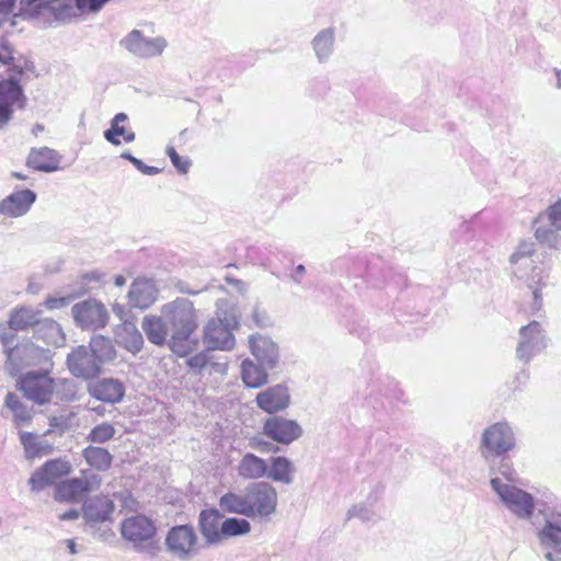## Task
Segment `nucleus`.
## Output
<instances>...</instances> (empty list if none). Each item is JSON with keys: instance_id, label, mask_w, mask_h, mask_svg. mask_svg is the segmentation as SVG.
<instances>
[{"instance_id": "1", "label": "nucleus", "mask_w": 561, "mask_h": 561, "mask_svg": "<svg viewBox=\"0 0 561 561\" xmlns=\"http://www.w3.org/2000/svg\"><path fill=\"white\" fill-rule=\"evenodd\" d=\"M535 253V244L523 240L510 257L513 274L522 280L531 294L529 309L533 313L542 308V289L549 284V273L545 267L535 265L531 259Z\"/></svg>"}, {"instance_id": "2", "label": "nucleus", "mask_w": 561, "mask_h": 561, "mask_svg": "<svg viewBox=\"0 0 561 561\" xmlns=\"http://www.w3.org/2000/svg\"><path fill=\"white\" fill-rule=\"evenodd\" d=\"M161 312L171 332V350L180 356H185L191 350L188 340L197 328L196 310L193 302L186 298H178L163 305Z\"/></svg>"}, {"instance_id": "3", "label": "nucleus", "mask_w": 561, "mask_h": 561, "mask_svg": "<svg viewBox=\"0 0 561 561\" xmlns=\"http://www.w3.org/2000/svg\"><path fill=\"white\" fill-rule=\"evenodd\" d=\"M239 327L234 307L224 310L217 306L216 318L208 320L204 327L203 341L208 351H230L236 344L232 333Z\"/></svg>"}, {"instance_id": "4", "label": "nucleus", "mask_w": 561, "mask_h": 561, "mask_svg": "<svg viewBox=\"0 0 561 561\" xmlns=\"http://www.w3.org/2000/svg\"><path fill=\"white\" fill-rule=\"evenodd\" d=\"M248 518L270 520L276 513L278 494L273 484L265 481L247 485Z\"/></svg>"}, {"instance_id": "5", "label": "nucleus", "mask_w": 561, "mask_h": 561, "mask_svg": "<svg viewBox=\"0 0 561 561\" xmlns=\"http://www.w3.org/2000/svg\"><path fill=\"white\" fill-rule=\"evenodd\" d=\"M516 444L515 433L506 422H497L488 426L481 436V456L490 461L511 451Z\"/></svg>"}, {"instance_id": "6", "label": "nucleus", "mask_w": 561, "mask_h": 561, "mask_svg": "<svg viewBox=\"0 0 561 561\" xmlns=\"http://www.w3.org/2000/svg\"><path fill=\"white\" fill-rule=\"evenodd\" d=\"M492 490L497 494L501 502L510 510L516 517L520 519H529L535 511L534 496L506 482L500 478H492L490 481Z\"/></svg>"}, {"instance_id": "7", "label": "nucleus", "mask_w": 561, "mask_h": 561, "mask_svg": "<svg viewBox=\"0 0 561 561\" xmlns=\"http://www.w3.org/2000/svg\"><path fill=\"white\" fill-rule=\"evenodd\" d=\"M164 545L169 554L179 561H191L201 550L198 536L191 525L171 527L167 533Z\"/></svg>"}, {"instance_id": "8", "label": "nucleus", "mask_w": 561, "mask_h": 561, "mask_svg": "<svg viewBox=\"0 0 561 561\" xmlns=\"http://www.w3.org/2000/svg\"><path fill=\"white\" fill-rule=\"evenodd\" d=\"M71 314L76 325L82 330L96 331L103 329L110 320L106 307L94 298L75 304L71 308Z\"/></svg>"}, {"instance_id": "9", "label": "nucleus", "mask_w": 561, "mask_h": 561, "mask_svg": "<svg viewBox=\"0 0 561 561\" xmlns=\"http://www.w3.org/2000/svg\"><path fill=\"white\" fill-rule=\"evenodd\" d=\"M535 238L549 248H557L561 237V199L541 213L535 221Z\"/></svg>"}, {"instance_id": "10", "label": "nucleus", "mask_w": 561, "mask_h": 561, "mask_svg": "<svg viewBox=\"0 0 561 561\" xmlns=\"http://www.w3.org/2000/svg\"><path fill=\"white\" fill-rule=\"evenodd\" d=\"M546 347L547 337L538 321H531L519 329V340L516 347V357L519 360L527 364Z\"/></svg>"}, {"instance_id": "11", "label": "nucleus", "mask_w": 561, "mask_h": 561, "mask_svg": "<svg viewBox=\"0 0 561 561\" xmlns=\"http://www.w3.org/2000/svg\"><path fill=\"white\" fill-rule=\"evenodd\" d=\"M156 531L152 520L144 515L126 518L122 524V536L133 542L138 550H145L151 546Z\"/></svg>"}, {"instance_id": "12", "label": "nucleus", "mask_w": 561, "mask_h": 561, "mask_svg": "<svg viewBox=\"0 0 561 561\" xmlns=\"http://www.w3.org/2000/svg\"><path fill=\"white\" fill-rule=\"evenodd\" d=\"M20 76L16 72L9 75L8 79L0 81V128L12 118L13 106L24 101L23 90L20 85Z\"/></svg>"}, {"instance_id": "13", "label": "nucleus", "mask_w": 561, "mask_h": 561, "mask_svg": "<svg viewBox=\"0 0 561 561\" xmlns=\"http://www.w3.org/2000/svg\"><path fill=\"white\" fill-rule=\"evenodd\" d=\"M121 45L140 58H152L160 56L167 47L163 37H146L140 31L133 30L122 41Z\"/></svg>"}, {"instance_id": "14", "label": "nucleus", "mask_w": 561, "mask_h": 561, "mask_svg": "<svg viewBox=\"0 0 561 561\" xmlns=\"http://www.w3.org/2000/svg\"><path fill=\"white\" fill-rule=\"evenodd\" d=\"M54 387V380L47 373H27L19 381V388L24 396L38 404L50 400Z\"/></svg>"}, {"instance_id": "15", "label": "nucleus", "mask_w": 561, "mask_h": 561, "mask_svg": "<svg viewBox=\"0 0 561 561\" xmlns=\"http://www.w3.org/2000/svg\"><path fill=\"white\" fill-rule=\"evenodd\" d=\"M264 434L271 439L288 445L302 435L301 426L294 420L282 416L268 417L263 425Z\"/></svg>"}, {"instance_id": "16", "label": "nucleus", "mask_w": 561, "mask_h": 561, "mask_svg": "<svg viewBox=\"0 0 561 561\" xmlns=\"http://www.w3.org/2000/svg\"><path fill=\"white\" fill-rule=\"evenodd\" d=\"M70 472V465L67 461L55 459L45 462L30 478L28 483L33 491H42L53 485L58 479Z\"/></svg>"}, {"instance_id": "17", "label": "nucleus", "mask_w": 561, "mask_h": 561, "mask_svg": "<svg viewBox=\"0 0 561 561\" xmlns=\"http://www.w3.org/2000/svg\"><path fill=\"white\" fill-rule=\"evenodd\" d=\"M68 368L76 377L90 379L100 373L101 363L87 346H78L67 357Z\"/></svg>"}, {"instance_id": "18", "label": "nucleus", "mask_w": 561, "mask_h": 561, "mask_svg": "<svg viewBox=\"0 0 561 561\" xmlns=\"http://www.w3.org/2000/svg\"><path fill=\"white\" fill-rule=\"evenodd\" d=\"M14 330H7L0 327V341L4 347L7 354V360L12 366L11 373L18 371L23 365H27L28 362L24 360V356L33 354L36 350L33 345H15V333Z\"/></svg>"}, {"instance_id": "19", "label": "nucleus", "mask_w": 561, "mask_h": 561, "mask_svg": "<svg viewBox=\"0 0 561 561\" xmlns=\"http://www.w3.org/2000/svg\"><path fill=\"white\" fill-rule=\"evenodd\" d=\"M249 346L252 355L261 366L273 369L279 360L277 344L268 336L254 334L249 336Z\"/></svg>"}, {"instance_id": "20", "label": "nucleus", "mask_w": 561, "mask_h": 561, "mask_svg": "<svg viewBox=\"0 0 561 561\" xmlns=\"http://www.w3.org/2000/svg\"><path fill=\"white\" fill-rule=\"evenodd\" d=\"M255 402L261 410L270 414L283 411L290 403L288 387L282 383L268 387L256 394Z\"/></svg>"}, {"instance_id": "21", "label": "nucleus", "mask_w": 561, "mask_h": 561, "mask_svg": "<svg viewBox=\"0 0 561 561\" xmlns=\"http://www.w3.org/2000/svg\"><path fill=\"white\" fill-rule=\"evenodd\" d=\"M36 201V194L32 190L13 192L0 201V215L8 218L24 216Z\"/></svg>"}, {"instance_id": "22", "label": "nucleus", "mask_w": 561, "mask_h": 561, "mask_svg": "<svg viewBox=\"0 0 561 561\" xmlns=\"http://www.w3.org/2000/svg\"><path fill=\"white\" fill-rule=\"evenodd\" d=\"M114 503L107 496H92L85 500L82 511L87 523L94 525L110 520L114 512Z\"/></svg>"}, {"instance_id": "23", "label": "nucleus", "mask_w": 561, "mask_h": 561, "mask_svg": "<svg viewBox=\"0 0 561 561\" xmlns=\"http://www.w3.org/2000/svg\"><path fill=\"white\" fill-rule=\"evenodd\" d=\"M158 289L151 279L138 278L128 291V302L134 308L147 309L157 300Z\"/></svg>"}, {"instance_id": "24", "label": "nucleus", "mask_w": 561, "mask_h": 561, "mask_svg": "<svg viewBox=\"0 0 561 561\" xmlns=\"http://www.w3.org/2000/svg\"><path fill=\"white\" fill-rule=\"evenodd\" d=\"M89 393L99 401L106 403L121 402L125 394L124 385L112 378H104L89 386Z\"/></svg>"}, {"instance_id": "25", "label": "nucleus", "mask_w": 561, "mask_h": 561, "mask_svg": "<svg viewBox=\"0 0 561 561\" xmlns=\"http://www.w3.org/2000/svg\"><path fill=\"white\" fill-rule=\"evenodd\" d=\"M268 462L267 460L252 454L245 453L242 455L236 466V471L242 480L256 481L267 476Z\"/></svg>"}, {"instance_id": "26", "label": "nucleus", "mask_w": 561, "mask_h": 561, "mask_svg": "<svg viewBox=\"0 0 561 561\" xmlns=\"http://www.w3.org/2000/svg\"><path fill=\"white\" fill-rule=\"evenodd\" d=\"M141 329L148 341L154 345L161 346L171 337L169 324L162 312L158 314H147L141 321Z\"/></svg>"}, {"instance_id": "27", "label": "nucleus", "mask_w": 561, "mask_h": 561, "mask_svg": "<svg viewBox=\"0 0 561 561\" xmlns=\"http://www.w3.org/2000/svg\"><path fill=\"white\" fill-rule=\"evenodd\" d=\"M222 516L218 510H204L199 514V530L207 545H216L221 541Z\"/></svg>"}, {"instance_id": "28", "label": "nucleus", "mask_w": 561, "mask_h": 561, "mask_svg": "<svg viewBox=\"0 0 561 561\" xmlns=\"http://www.w3.org/2000/svg\"><path fill=\"white\" fill-rule=\"evenodd\" d=\"M267 462L268 469L265 478L285 485H289L294 482L296 467L290 459L285 456H274L271 457Z\"/></svg>"}, {"instance_id": "29", "label": "nucleus", "mask_w": 561, "mask_h": 561, "mask_svg": "<svg viewBox=\"0 0 561 561\" xmlns=\"http://www.w3.org/2000/svg\"><path fill=\"white\" fill-rule=\"evenodd\" d=\"M115 339L117 344L122 345L126 351L136 355L144 347V337L136 324L130 321H124L116 329Z\"/></svg>"}, {"instance_id": "30", "label": "nucleus", "mask_w": 561, "mask_h": 561, "mask_svg": "<svg viewBox=\"0 0 561 561\" xmlns=\"http://www.w3.org/2000/svg\"><path fill=\"white\" fill-rule=\"evenodd\" d=\"M21 4L32 15L49 12L58 19L69 15L71 10V4H62L61 0H21Z\"/></svg>"}, {"instance_id": "31", "label": "nucleus", "mask_w": 561, "mask_h": 561, "mask_svg": "<svg viewBox=\"0 0 561 561\" xmlns=\"http://www.w3.org/2000/svg\"><path fill=\"white\" fill-rule=\"evenodd\" d=\"M91 490L87 479L73 478L58 484L55 499L58 501L77 502Z\"/></svg>"}, {"instance_id": "32", "label": "nucleus", "mask_w": 561, "mask_h": 561, "mask_svg": "<svg viewBox=\"0 0 561 561\" xmlns=\"http://www.w3.org/2000/svg\"><path fill=\"white\" fill-rule=\"evenodd\" d=\"M59 156L48 147L32 149L27 157V165L43 172H53L58 169Z\"/></svg>"}, {"instance_id": "33", "label": "nucleus", "mask_w": 561, "mask_h": 561, "mask_svg": "<svg viewBox=\"0 0 561 561\" xmlns=\"http://www.w3.org/2000/svg\"><path fill=\"white\" fill-rule=\"evenodd\" d=\"M219 510L225 514L248 517L247 486L241 491H228L219 497Z\"/></svg>"}, {"instance_id": "34", "label": "nucleus", "mask_w": 561, "mask_h": 561, "mask_svg": "<svg viewBox=\"0 0 561 561\" xmlns=\"http://www.w3.org/2000/svg\"><path fill=\"white\" fill-rule=\"evenodd\" d=\"M538 539L542 546L557 547L561 545V514L546 515L545 525L538 531Z\"/></svg>"}, {"instance_id": "35", "label": "nucleus", "mask_w": 561, "mask_h": 561, "mask_svg": "<svg viewBox=\"0 0 561 561\" xmlns=\"http://www.w3.org/2000/svg\"><path fill=\"white\" fill-rule=\"evenodd\" d=\"M35 335L48 345L61 346L65 343L61 327L51 319L39 320L35 328Z\"/></svg>"}, {"instance_id": "36", "label": "nucleus", "mask_w": 561, "mask_h": 561, "mask_svg": "<svg viewBox=\"0 0 561 561\" xmlns=\"http://www.w3.org/2000/svg\"><path fill=\"white\" fill-rule=\"evenodd\" d=\"M335 32L328 27L320 31L311 42L312 48L319 62H327L334 50Z\"/></svg>"}, {"instance_id": "37", "label": "nucleus", "mask_w": 561, "mask_h": 561, "mask_svg": "<svg viewBox=\"0 0 561 561\" xmlns=\"http://www.w3.org/2000/svg\"><path fill=\"white\" fill-rule=\"evenodd\" d=\"M261 365L254 364L251 359H244L241 364V377L249 388H259L267 382V370Z\"/></svg>"}, {"instance_id": "38", "label": "nucleus", "mask_w": 561, "mask_h": 561, "mask_svg": "<svg viewBox=\"0 0 561 561\" xmlns=\"http://www.w3.org/2000/svg\"><path fill=\"white\" fill-rule=\"evenodd\" d=\"M41 316L39 310H35L28 307L20 308L13 311L9 319V328L14 331L25 330L28 327L37 325Z\"/></svg>"}, {"instance_id": "39", "label": "nucleus", "mask_w": 561, "mask_h": 561, "mask_svg": "<svg viewBox=\"0 0 561 561\" xmlns=\"http://www.w3.org/2000/svg\"><path fill=\"white\" fill-rule=\"evenodd\" d=\"M82 456L91 467L99 471H106L113 461V456L102 447L88 446L83 449Z\"/></svg>"}, {"instance_id": "40", "label": "nucleus", "mask_w": 561, "mask_h": 561, "mask_svg": "<svg viewBox=\"0 0 561 561\" xmlns=\"http://www.w3.org/2000/svg\"><path fill=\"white\" fill-rule=\"evenodd\" d=\"M4 405L12 414L18 425H26L32 420V409L25 405L18 394L9 392L5 397Z\"/></svg>"}, {"instance_id": "41", "label": "nucleus", "mask_w": 561, "mask_h": 561, "mask_svg": "<svg viewBox=\"0 0 561 561\" xmlns=\"http://www.w3.org/2000/svg\"><path fill=\"white\" fill-rule=\"evenodd\" d=\"M251 531V524L248 519L238 517H228L221 523L220 534L224 538L238 537Z\"/></svg>"}, {"instance_id": "42", "label": "nucleus", "mask_w": 561, "mask_h": 561, "mask_svg": "<svg viewBox=\"0 0 561 561\" xmlns=\"http://www.w3.org/2000/svg\"><path fill=\"white\" fill-rule=\"evenodd\" d=\"M88 350L95 356V358L99 359L101 364L103 362L113 359L115 355L111 340L103 335H96L92 337Z\"/></svg>"}, {"instance_id": "43", "label": "nucleus", "mask_w": 561, "mask_h": 561, "mask_svg": "<svg viewBox=\"0 0 561 561\" xmlns=\"http://www.w3.org/2000/svg\"><path fill=\"white\" fill-rule=\"evenodd\" d=\"M0 64L8 65L9 69L18 75H22L24 69L27 68V61L16 58L12 47L7 42L0 44Z\"/></svg>"}, {"instance_id": "44", "label": "nucleus", "mask_w": 561, "mask_h": 561, "mask_svg": "<svg viewBox=\"0 0 561 561\" xmlns=\"http://www.w3.org/2000/svg\"><path fill=\"white\" fill-rule=\"evenodd\" d=\"M128 116L125 113H117L111 121V127L104 131V138L114 146H119V136L124 137L127 129L121 124L126 122Z\"/></svg>"}, {"instance_id": "45", "label": "nucleus", "mask_w": 561, "mask_h": 561, "mask_svg": "<svg viewBox=\"0 0 561 561\" xmlns=\"http://www.w3.org/2000/svg\"><path fill=\"white\" fill-rule=\"evenodd\" d=\"M116 433L115 427L107 423L103 422L94 426L88 435V440L94 444H104L111 440Z\"/></svg>"}, {"instance_id": "46", "label": "nucleus", "mask_w": 561, "mask_h": 561, "mask_svg": "<svg viewBox=\"0 0 561 561\" xmlns=\"http://www.w3.org/2000/svg\"><path fill=\"white\" fill-rule=\"evenodd\" d=\"M165 152L179 173L186 174L188 172L192 162L187 157L180 156L173 146H168Z\"/></svg>"}, {"instance_id": "47", "label": "nucleus", "mask_w": 561, "mask_h": 561, "mask_svg": "<svg viewBox=\"0 0 561 561\" xmlns=\"http://www.w3.org/2000/svg\"><path fill=\"white\" fill-rule=\"evenodd\" d=\"M376 514L370 506L366 504H357L352 506L347 512V518L357 517L363 522H370L375 518Z\"/></svg>"}, {"instance_id": "48", "label": "nucleus", "mask_w": 561, "mask_h": 561, "mask_svg": "<svg viewBox=\"0 0 561 561\" xmlns=\"http://www.w3.org/2000/svg\"><path fill=\"white\" fill-rule=\"evenodd\" d=\"M121 158L131 162L135 165V168L144 174L156 175L160 172V169L145 164L140 159L131 156L129 152H123L121 154Z\"/></svg>"}, {"instance_id": "49", "label": "nucleus", "mask_w": 561, "mask_h": 561, "mask_svg": "<svg viewBox=\"0 0 561 561\" xmlns=\"http://www.w3.org/2000/svg\"><path fill=\"white\" fill-rule=\"evenodd\" d=\"M210 364L209 351H202L187 359V365L193 368L201 370Z\"/></svg>"}, {"instance_id": "50", "label": "nucleus", "mask_w": 561, "mask_h": 561, "mask_svg": "<svg viewBox=\"0 0 561 561\" xmlns=\"http://www.w3.org/2000/svg\"><path fill=\"white\" fill-rule=\"evenodd\" d=\"M76 298H77V295H68V296H64V297H47L46 300L44 301V306L50 310L61 309V308L68 306Z\"/></svg>"}, {"instance_id": "51", "label": "nucleus", "mask_w": 561, "mask_h": 561, "mask_svg": "<svg viewBox=\"0 0 561 561\" xmlns=\"http://www.w3.org/2000/svg\"><path fill=\"white\" fill-rule=\"evenodd\" d=\"M20 437L26 453L35 456L38 453L35 436H33L31 433L23 432L20 434Z\"/></svg>"}, {"instance_id": "52", "label": "nucleus", "mask_w": 561, "mask_h": 561, "mask_svg": "<svg viewBox=\"0 0 561 561\" xmlns=\"http://www.w3.org/2000/svg\"><path fill=\"white\" fill-rule=\"evenodd\" d=\"M497 472L507 481H515L516 472L507 462L503 461L499 467Z\"/></svg>"}, {"instance_id": "53", "label": "nucleus", "mask_w": 561, "mask_h": 561, "mask_svg": "<svg viewBox=\"0 0 561 561\" xmlns=\"http://www.w3.org/2000/svg\"><path fill=\"white\" fill-rule=\"evenodd\" d=\"M252 319L259 327H266L270 324V319L266 313L261 312L259 309L253 310Z\"/></svg>"}, {"instance_id": "54", "label": "nucleus", "mask_w": 561, "mask_h": 561, "mask_svg": "<svg viewBox=\"0 0 561 561\" xmlns=\"http://www.w3.org/2000/svg\"><path fill=\"white\" fill-rule=\"evenodd\" d=\"M79 511L78 510H69L62 514L59 515L60 520H75L79 517Z\"/></svg>"}, {"instance_id": "55", "label": "nucleus", "mask_w": 561, "mask_h": 561, "mask_svg": "<svg viewBox=\"0 0 561 561\" xmlns=\"http://www.w3.org/2000/svg\"><path fill=\"white\" fill-rule=\"evenodd\" d=\"M306 268L302 264H299L295 268V274L293 275V278L295 282L300 283V277L304 275Z\"/></svg>"}, {"instance_id": "56", "label": "nucleus", "mask_w": 561, "mask_h": 561, "mask_svg": "<svg viewBox=\"0 0 561 561\" xmlns=\"http://www.w3.org/2000/svg\"><path fill=\"white\" fill-rule=\"evenodd\" d=\"M554 75V88L561 90V68H553L552 70Z\"/></svg>"}, {"instance_id": "57", "label": "nucleus", "mask_w": 561, "mask_h": 561, "mask_svg": "<svg viewBox=\"0 0 561 561\" xmlns=\"http://www.w3.org/2000/svg\"><path fill=\"white\" fill-rule=\"evenodd\" d=\"M209 365L211 366V368H213V370H214L215 373H220V374H222V373H225V370H226V365H225V364H221V363H211V362H210V364H209Z\"/></svg>"}, {"instance_id": "58", "label": "nucleus", "mask_w": 561, "mask_h": 561, "mask_svg": "<svg viewBox=\"0 0 561 561\" xmlns=\"http://www.w3.org/2000/svg\"><path fill=\"white\" fill-rule=\"evenodd\" d=\"M545 557L549 561H561V553L560 552H557V553L547 552Z\"/></svg>"}, {"instance_id": "59", "label": "nucleus", "mask_w": 561, "mask_h": 561, "mask_svg": "<svg viewBox=\"0 0 561 561\" xmlns=\"http://www.w3.org/2000/svg\"><path fill=\"white\" fill-rule=\"evenodd\" d=\"M65 542L67 543V547L71 554H76L78 552L77 548H76V542L73 539H67Z\"/></svg>"}, {"instance_id": "60", "label": "nucleus", "mask_w": 561, "mask_h": 561, "mask_svg": "<svg viewBox=\"0 0 561 561\" xmlns=\"http://www.w3.org/2000/svg\"><path fill=\"white\" fill-rule=\"evenodd\" d=\"M123 138L126 142H133L136 138V135L133 130H127Z\"/></svg>"}, {"instance_id": "61", "label": "nucleus", "mask_w": 561, "mask_h": 561, "mask_svg": "<svg viewBox=\"0 0 561 561\" xmlns=\"http://www.w3.org/2000/svg\"><path fill=\"white\" fill-rule=\"evenodd\" d=\"M125 283H126V278H125L124 276H122V275H117V276L115 277V285H116V286L122 287V286H124V285H125Z\"/></svg>"}, {"instance_id": "62", "label": "nucleus", "mask_w": 561, "mask_h": 561, "mask_svg": "<svg viewBox=\"0 0 561 561\" xmlns=\"http://www.w3.org/2000/svg\"><path fill=\"white\" fill-rule=\"evenodd\" d=\"M270 446H272V444L268 443V442H264V443H259L257 444L259 449L262 450V451H268L270 450L268 449Z\"/></svg>"}, {"instance_id": "63", "label": "nucleus", "mask_w": 561, "mask_h": 561, "mask_svg": "<svg viewBox=\"0 0 561 561\" xmlns=\"http://www.w3.org/2000/svg\"><path fill=\"white\" fill-rule=\"evenodd\" d=\"M113 311L122 318V314H123V307L122 306H119V305L113 306Z\"/></svg>"}, {"instance_id": "64", "label": "nucleus", "mask_w": 561, "mask_h": 561, "mask_svg": "<svg viewBox=\"0 0 561 561\" xmlns=\"http://www.w3.org/2000/svg\"><path fill=\"white\" fill-rule=\"evenodd\" d=\"M44 129V126L41 125V124H36L34 127H33V134L36 136L38 131H42Z\"/></svg>"}]
</instances>
